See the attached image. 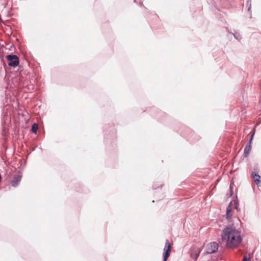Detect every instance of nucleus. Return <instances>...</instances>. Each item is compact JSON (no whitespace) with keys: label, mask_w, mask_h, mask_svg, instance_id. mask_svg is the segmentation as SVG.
<instances>
[{"label":"nucleus","mask_w":261,"mask_h":261,"mask_svg":"<svg viewBox=\"0 0 261 261\" xmlns=\"http://www.w3.org/2000/svg\"><path fill=\"white\" fill-rule=\"evenodd\" d=\"M222 241L226 243V246L229 248L237 247L241 243L242 238L240 231L234 226L226 227L221 234Z\"/></svg>","instance_id":"obj_1"},{"label":"nucleus","mask_w":261,"mask_h":261,"mask_svg":"<svg viewBox=\"0 0 261 261\" xmlns=\"http://www.w3.org/2000/svg\"><path fill=\"white\" fill-rule=\"evenodd\" d=\"M218 244L216 242H211L208 243L205 248V253L206 254H210L216 252L218 249Z\"/></svg>","instance_id":"obj_2"},{"label":"nucleus","mask_w":261,"mask_h":261,"mask_svg":"<svg viewBox=\"0 0 261 261\" xmlns=\"http://www.w3.org/2000/svg\"><path fill=\"white\" fill-rule=\"evenodd\" d=\"M6 58L9 61L8 65L11 67H16L19 64V58L15 55H8Z\"/></svg>","instance_id":"obj_3"},{"label":"nucleus","mask_w":261,"mask_h":261,"mask_svg":"<svg viewBox=\"0 0 261 261\" xmlns=\"http://www.w3.org/2000/svg\"><path fill=\"white\" fill-rule=\"evenodd\" d=\"M171 249V246L168 240H166L163 253V261H167Z\"/></svg>","instance_id":"obj_4"},{"label":"nucleus","mask_w":261,"mask_h":261,"mask_svg":"<svg viewBox=\"0 0 261 261\" xmlns=\"http://www.w3.org/2000/svg\"><path fill=\"white\" fill-rule=\"evenodd\" d=\"M201 250L202 248L195 247L192 248L190 251V256L195 260H196L198 259Z\"/></svg>","instance_id":"obj_5"},{"label":"nucleus","mask_w":261,"mask_h":261,"mask_svg":"<svg viewBox=\"0 0 261 261\" xmlns=\"http://www.w3.org/2000/svg\"><path fill=\"white\" fill-rule=\"evenodd\" d=\"M22 175H17L14 177L13 180L11 181V185L14 187H17L20 181L21 180Z\"/></svg>","instance_id":"obj_6"},{"label":"nucleus","mask_w":261,"mask_h":261,"mask_svg":"<svg viewBox=\"0 0 261 261\" xmlns=\"http://www.w3.org/2000/svg\"><path fill=\"white\" fill-rule=\"evenodd\" d=\"M232 202H230L226 208V218L227 219H230L231 217V211H232Z\"/></svg>","instance_id":"obj_7"},{"label":"nucleus","mask_w":261,"mask_h":261,"mask_svg":"<svg viewBox=\"0 0 261 261\" xmlns=\"http://www.w3.org/2000/svg\"><path fill=\"white\" fill-rule=\"evenodd\" d=\"M252 176L254 179V181L257 185L258 184L260 180V176H259V175L257 173H255V172H253L252 173Z\"/></svg>","instance_id":"obj_8"},{"label":"nucleus","mask_w":261,"mask_h":261,"mask_svg":"<svg viewBox=\"0 0 261 261\" xmlns=\"http://www.w3.org/2000/svg\"><path fill=\"white\" fill-rule=\"evenodd\" d=\"M251 146L250 145H246L244 148V154L245 157H247L250 151Z\"/></svg>","instance_id":"obj_9"},{"label":"nucleus","mask_w":261,"mask_h":261,"mask_svg":"<svg viewBox=\"0 0 261 261\" xmlns=\"http://www.w3.org/2000/svg\"><path fill=\"white\" fill-rule=\"evenodd\" d=\"M38 128V124L36 123H34L32 126V128H31L32 132L34 134H36Z\"/></svg>","instance_id":"obj_10"},{"label":"nucleus","mask_w":261,"mask_h":261,"mask_svg":"<svg viewBox=\"0 0 261 261\" xmlns=\"http://www.w3.org/2000/svg\"><path fill=\"white\" fill-rule=\"evenodd\" d=\"M232 34L233 35L236 39L238 40V41H240L241 40V36L239 33L235 32L234 33H232Z\"/></svg>","instance_id":"obj_11"},{"label":"nucleus","mask_w":261,"mask_h":261,"mask_svg":"<svg viewBox=\"0 0 261 261\" xmlns=\"http://www.w3.org/2000/svg\"><path fill=\"white\" fill-rule=\"evenodd\" d=\"M250 254L245 255L243 257L242 261H250Z\"/></svg>","instance_id":"obj_12"},{"label":"nucleus","mask_w":261,"mask_h":261,"mask_svg":"<svg viewBox=\"0 0 261 261\" xmlns=\"http://www.w3.org/2000/svg\"><path fill=\"white\" fill-rule=\"evenodd\" d=\"M234 203L235 204V208L238 210V206H239V202L238 200H234Z\"/></svg>","instance_id":"obj_13"},{"label":"nucleus","mask_w":261,"mask_h":261,"mask_svg":"<svg viewBox=\"0 0 261 261\" xmlns=\"http://www.w3.org/2000/svg\"><path fill=\"white\" fill-rule=\"evenodd\" d=\"M247 5H249V7L248 9V10L249 11L250 10V9H251V2L249 1V0L247 1Z\"/></svg>","instance_id":"obj_14"},{"label":"nucleus","mask_w":261,"mask_h":261,"mask_svg":"<svg viewBox=\"0 0 261 261\" xmlns=\"http://www.w3.org/2000/svg\"><path fill=\"white\" fill-rule=\"evenodd\" d=\"M254 132L253 133V134L251 135V137H250V140H252L253 138V137H254Z\"/></svg>","instance_id":"obj_15"},{"label":"nucleus","mask_w":261,"mask_h":261,"mask_svg":"<svg viewBox=\"0 0 261 261\" xmlns=\"http://www.w3.org/2000/svg\"><path fill=\"white\" fill-rule=\"evenodd\" d=\"M252 140H250V139H249V142L248 143L247 145H250L251 146V143H252Z\"/></svg>","instance_id":"obj_16"},{"label":"nucleus","mask_w":261,"mask_h":261,"mask_svg":"<svg viewBox=\"0 0 261 261\" xmlns=\"http://www.w3.org/2000/svg\"><path fill=\"white\" fill-rule=\"evenodd\" d=\"M142 5V3H140V6H141Z\"/></svg>","instance_id":"obj_17"},{"label":"nucleus","mask_w":261,"mask_h":261,"mask_svg":"<svg viewBox=\"0 0 261 261\" xmlns=\"http://www.w3.org/2000/svg\"><path fill=\"white\" fill-rule=\"evenodd\" d=\"M153 188H154V189H156V187H155L153 186Z\"/></svg>","instance_id":"obj_18"},{"label":"nucleus","mask_w":261,"mask_h":261,"mask_svg":"<svg viewBox=\"0 0 261 261\" xmlns=\"http://www.w3.org/2000/svg\"><path fill=\"white\" fill-rule=\"evenodd\" d=\"M136 0H134V2H136Z\"/></svg>","instance_id":"obj_19"}]
</instances>
